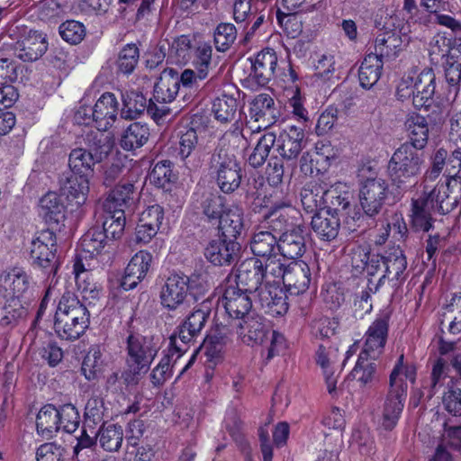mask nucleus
<instances>
[{
	"mask_svg": "<svg viewBox=\"0 0 461 461\" xmlns=\"http://www.w3.org/2000/svg\"><path fill=\"white\" fill-rule=\"evenodd\" d=\"M402 354L390 375V391L384 401L380 419V428L390 431L395 428L404 407L407 395V384L404 379L413 383L416 368L404 365Z\"/></svg>",
	"mask_w": 461,
	"mask_h": 461,
	"instance_id": "obj_1",
	"label": "nucleus"
},
{
	"mask_svg": "<svg viewBox=\"0 0 461 461\" xmlns=\"http://www.w3.org/2000/svg\"><path fill=\"white\" fill-rule=\"evenodd\" d=\"M90 314L86 307L72 293H65L58 304L54 329L59 337L67 340L79 339L89 327Z\"/></svg>",
	"mask_w": 461,
	"mask_h": 461,
	"instance_id": "obj_2",
	"label": "nucleus"
},
{
	"mask_svg": "<svg viewBox=\"0 0 461 461\" xmlns=\"http://www.w3.org/2000/svg\"><path fill=\"white\" fill-rule=\"evenodd\" d=\"M159 341L153 336L131 334L127 339V369L122 377L128 385L139 383L149 371L159 350Z\"/></svg>",
	"mask_w": 461,
	"mask_h": 461,
	"instance_id": "obj_3",
	"label": "nucleus"
},
{
	"mask_svg": "<svg viewBox=\"0 0 461 461\" xmlns=\"http://www.w3.org/2000/svg\"><path fill=\"white\" fill-rule=\"evenodd\" d=\"M435 92L436 76L433 70L412 68L402 77L396 88V97L401 102L411 101L417 109H428L433 104Z\"/></svg>",
	"mask_w": 461,
	"mask_h": 461,
	"instance_id": "obj_4",
	"label": "nucleus"
},
{
	"mask_svg": "<svg viewBox=\"0 0 461 461\" xmlns=\"http://www.w3.org/2000/svg\"><path fill=\"white\" fill-rule=\"evenodd\" d=\"M232 330L242 343L254 346L262 345L270 339L267 348V359L277 355L284 347V337L280 333L271 330L262 319L256 315H244L240 318H232Z\"/></svg>",
	"mask_w": 461,
	"mask_h": 461,
	"instance_id": "obj_5",
	"label": "nucleus"
},
{
	"mask_svg": "<svg viewBox=\"0 0 461 461\" xmlns=\"http://www.w3.org/2000/svg\"><path fill=\"white\" fill-rule=\"evenodd\" d=\"M424 163L423 153L411 144H402L393 154L388 163V173L398 187L417 176Z\"/></svg>",
	"mask_w": 461,
	"mask_h": 461,
	"instance_id": "obj_6",
	"label": "nucleus"
},
{
	"mask_svg": "<svg viewBox=\"0 0 461 461\" xmlns=\"http://www.w3.org/2000/svg\"><path fill=\"white\" fill-rule=\"evenodd\" d=\"M135 204L134 185L123 183L116 185L104 202L105 214L103 221V230H124V209Z\"/></svg>",
	"mask_w": 461,
	"mask_h": 461,
	"instance_id": "obj_7",
	"label": "nucleus"
},
{
	"mask_svg": "<svg viewBox=\"0 0 461 461\" xmlns=\"http://www.w3.org/2000/svg\"><path fill=\"white\" fill-rule=\"evenodd\" d=\"M36 286L30 270L14 267L0 275V292L4 297L31 301Z\"/></svg>",
	"mask_w": 461,
	"mask_h": 461,
	"instance_id": "obj_8",
	"label": "nucleus"
},
{
	"mask_svg": "<svg viewBox=\"0 0 461 461\" xmlns=\"http://www.w3.org/2000/svg\"><path fill=\"white\" fill-rule=\"evenodd\" d=\"M209 315L210 312L208 310H194L179 325L177 331L170 336V345L173 346L174 351L177 353L176 357H180L186 352L187 345L194 341L200 335Z\"/></svg>",
	"mask_w": 461,
	"mask_h": 461,
	"instance_id": "obj_9",
	"label": "nucleus"
},
{
	"mask_svg": "<svg viewBox=\"0 0 461 461\" xmlns=\"http://www.w3.org/2000/svg\"><path fill=\"white\" fill-rule=\"evenodd\" d=\"M354 199L353 190L345 183L338 182L325 188V207L330 211L345 212L349 217L347 220L348 229L352 227L350 221H356L362 217L359 212L352 209Z\"/></svg>",
	"mask_w": 461,
	"mask_h": 461,
	"instance_id": "obj_10",
	"label": "nucleus"
},
{
	"mask_svg": "<svg viewBox=\"0 0 461 461\" xmlns=\"http://www.w3.org/2000/svg\"><path fill=\"white\" fill-rule=\"evenodd\" d=\"M48 50L46 35L40 31L23 29L14 45L15 57L24 62L41 59Z\"/></svg>",
	"mask_w": 461,
	"mask_h": 461,
	"instance_id": "obj_11",
	"label": "nucleus"
},
{
	"mask_svg": "<svg viewBox=\"0 0 461 461\" xmlns=\"http://www.w3.org/2000/svg\"><path fill=\"white\" fill-rule=\"evenodd\" d=\"M32 240L31 255L34 264L47 272L56 273L58 260L56 258L57 240L54 232H38Z\"/></svg>",
	"mask_w": 461,
	"mask_h": 461,
	"instance_id": "obj_12",
	"label": "nucleus"
},
{
	"mask_svg": "<svg viewBox=\"0 0 461 461\" xmlns=\"http://www.w3.org/2000/svg\"><path fill=\"white\" fill-rule=\"evenodd\" d=\"M32 240L31 255L34 264L47 272L56 273L58 260L56 258L57 240L54 232H38Z\"/></svg>",
	"mask_w": 461,
	"mask_h": 461,
	"instance_id": "obj_13",
	"label": "nucleus"
},
{
	"mask_svg": "<svg viewBox=\"0 0 461 461\" xmlns=\"http://www.w3.org/2000/svg\"><path fill=\"white\" fill-rule=\"evenodd\" d=\"M194 276L189 277L183 274L170 275L160 292L161 303L169 310H176L181 305L187 296L190 289H193Z\"/></svg>",
	"mask_w": 461,
	"mask_h": 461,
	"instance_id": "obj_14",
	"label": "nucleus"
},
{
	"mask_svg": "<svg viewBox=\"0 0 461 461\" xmlns=\"http://www.w3.org/2000/svg\"><path fill=\"white\" fill-rule=\"evenodd\" d=\"M388 193V185L380 177H370L362 183L359 199L360 203L367 215H374L377 213L386 197Z\"/></svg>",
	"mask_w": 461,
	"mask_h": 461,
	"instance_id": "obj_15",
	"label": "nucleus"
},
{
	"mask_svg": "<svg viewBox=\"0 0 461 461\" xmlns=\"http://www.w3.org/2000/svg\"><path fill=\"white\" fill-rule=\"evenodd\" d=\"M264 278L263 262L257 258L242 261L237 269L236 285L239 291L258 292Z\"/></svg>",
	"mask_w": 461,
	"mask_h": 461,
	"instance_id": "obj_16",
	"label": "nucleus"
},
{
	"mask_svg": "<svg viewBox=\"0 0 461 461\" xmlns=\"http://www.w3.org/2000/svg\"><path fill=\"white\" fill-rule=\"evenodd\" d=\"M389 318L388 313H383L372 322L366 332L365 345L361 354L376 357L382 353L387 339Z\"/></svg>",
	"mask_w": 461,
	"mask_h": 461,
	"instance_id": "obj_17",
	"label": "nucleus"
},
{
	"mask_svg": "<svg viewBox=\"0 0 461 461\" xmlns=\"http://www.w3.org/2000/svg\"><path fill=\"white\" fill-rule=\"evenodd\" d=\"M250 116L258 122V128L267 129L275 124L280 116L274 98L266 93L258 94L250 103Z\"/></svg>",
	"mask_w": 461,
	"mask_h": 461,
	"instance_id": "obj_18",
	"label": "nucleus"
},
{
	"mask_svg": "<svg viewBox=\"0 0 461 461\" xmlns=\"http://www.w3.org/2000/svg\"><path fill=\"white\" fill-rule=\"evenodd\" d=\"M73 273L78 291L85 300H95L98 298L100 290L95 282L91 272V266L86 258L78 255L73 262Z\"/></svg>",
	"mask_w": 461,
	"mask_h": 461,
	"instance_id": "obj_19",
	"label": "nucleus"
},
{
	"mask_svg": "<svg viewBox=\"0 0 461 461\" xmlns=\"http://www.w3.org/2000/svg\"><path fill=\"white\" fill-rule=\"evenodd\" d=\"M451 181L446 183H439L434 188L425 186L423 196L420 199L427 207H430L433 211H438L440 213H447L451 212L457 203L456 197L450 196L449 186Z\"/></svg>",
	"mask_w": 461,
	"mask_h": 461,
	"instance_id": "obj_20",
	"label": "nucleus"
},
{
	"mask_svg": "<svg viewBox=\"0 0 461 461\" xmlns=\"http://www.w3.org/2000/svg\"><path fill=\"white\" fill-rule=\"evenodd\" d=\"M258 303L267 314L280 316L288 310L286 295L276 285H264L258 290Z\"/></svg>",
	"mask_w": 461,
	"mask_h": 461,
	"instance_id": "obj_21",
	"label": "nucleus"
},
{
	"mask_svg": "<svg viewBox=\"0 0 461 461\" xmlns=\"http://www.w3.org/2000/svg\"><path fill=\"white\" fill-rule=\"evenodd\" d=\"M151 262L152 256L150 253L144 250L137 252L125 268L121 284L122 287L126 291L135 288L147 276Z\"/></svg>",
	"mask_w": 461,
	"mask_h": 461,
	"instance_id": "obj_22",
	"label": "nucleus"
},
{
	"mask_svg": "<svg viewBox=\"0 0 461 461\" xmlns=\"http://www.w3.org/2000/svg\"><path fill=\"white\" fill-rule=\"evenodd\" d=\"M251 69L249 76H253L258 84L266 85L275 75L277 66V56L273 49L262 50L255 57L254 60L246 59Z\"/></svg>",
	"mask_w": 461,
	"mask_h": 461,
	"instance_id": "obj_23",
	"label": "nucleus"
},
{
	"mask_svg": "<svg viewBox=\"0 0 461 461\" xmlns=\"http://www.w3.org/2000/svg\"><path fill=\"white\" fill-rule=\"evenodd\" d=\"M119 103L116 96L110 92L104 93L94 105L95 128L101 131L109 130L117 121Z\"/></svg>",
	"mask_w": 461,
	"mask_h": 461,
	"instance_id": "obj_24",
	"label": "nucleus"
},
{
	"mask_svg": "<svg viewBox=\"0 0 461 461\" xmlns=\"http://www.w3.org/2000/svg\"><path fill=\"white\" fill-rule=\"evenodd\" d=\"M311 282V272L308 265L303 261H294L286 266L284 285L292 295H299L306 292Z\"/></svg>",
	"mask_w": 461,
	"mask_h": 461,
	"instance_id": "obj_25",
	"label": "nucleus"
},
{
	"mask_svg": "<svg viewBox=\"0 0 461 461\" xmlns=\"http://www.w3.org/2000/svg\"><path fill=\"white\" fill-rule=\"evenodd\" d=\"M304 131L301 127L292 125L284 130L277 140V150L280 156L287 160L295 159L303 149Z\"/></svg>",
	"mask_w": 461,
	"mask_h": 461,
	"instance_id": "obj_26",
	"label": "nucleus"
},
{
	"mask_svg": "<svg viewBox=\"0 0 461 461\" xmlns=\"http://www.w3.org/2000/svg\"><path fill=\"white\" fill-rule=\"evenodd\" d=\"M39 214L46 224L53 228L65 219V205L55 192H49L39 202Z\"/></svg>",
	"mask_w": 461,
	"mask_h": 461,
	"instance_id": "obj_27",
	"label": "nucleus"
},
{
	"mask_svg": "<svg viewBox=\"0 0 461 461\" xmlns=\"http://www.w3.org/2000/svg\"><path fill=\"white\" fill-rule=\"evenodd\" d=\"M178 91V72L173 68L164 69L154 86V101L158 104H169L175 100Z\"/></svg>",
	"mask_w": 461,
	"mask_h": 461,
	"instance_id": "obj_28",
	"label": "nucleus"
},
{
	"mask_svg": "<svg viewBox=\"0 0 461 461\" xmlns=\"http://www.w3.org/2000/svg\"><path fill=\"white\" fill-rule=\"evenodd\" d=\"M404 42L400 33L393 31H386L379 33L375 41V50L380 59H393L398 57L403 50Z\"/></svg>",
	"mask_w": 461,
	"mask_h": 461,
	"instance_id": "obj_29",
	"label": "nucleus"
},
{
	"mask_svg": "<svg viewBox=\"0 0 461 461\" xmlns=\"http://www.w3.org/2000/svg\"><path fill=\"white\" fill-rule=\"evenodd\" d=\"M213 167L216 168V181L221 191L225 194H230V183L229 182V174L230 171V146L225 140H221V146L212 158Z\"/></svg>",
	"mask_w": 461,
	"mask_h": 461,
	"instance_id": "obj_30",
	"label": "nucleus"
},
{
	"mask_svg": "<svg viewBox=\"0 0 461 461\" xmlns=\"http://www.w3.org/2000/svg\"><path fill=\"white\" fill-rule=\"evenodd\" d=\"M64 195L77 205L85 203L89 191V183L86 175L69 174L61 180L60 187Z\"/></svg>",
	"mask_w": 461,
	"mask_h": 461,
	"instance_id": "obj_31",
	"label": "nucleus"
},
{
	"mask_svg": "<svg viewBox=\"0 0 461 461\" xmlns=\"http://www.w3.org/2000/svg\"><path fill=\"white\" fill-rule=\"evenodd\" d=\"M85 143L88 151L100 163L110 154L113 148V138L106 131L97 130L86 134Z\"/></svg>",
	"mask_w": 461,
	"mask_h": 461,
	"instance_id": "obj_32",
	"label": "nucleus"
},
{
	"mask_svg": "<svg viewBox=\"0 0 461 461\" xmlns=\"http://www.w3.org/2000/svg\"><path fill=\"white\" fill-rule=\"evenodd\" d=\"M5 303L0 312V325L2 327H14L24 320L28 314V301L5 297Z\"/></svg>",
	"mask_w": 461,
	"mask_h": 461,
	"instance_id": "obj_33",
	"label": "nucleus"
},
{
	"mask_svg": "<svg viewBox=\"0 0 461 461\" xmlns=\"http://www.w3.org/2000/svg\"><path fill=\"white\" fill-rule=\"evenodd\" d=\"M375 357L361 354L350 373L352 380L358 384L359 387H370L377 380Z\"/></svg>",
	"mask_w": 461,
	"mask_h": 461,
	"instance_id": "obj_34",
	"label": "nucleus"
},
{
	"mask_svg": "<svg viewBox=\"0 0 461 461\" xmlns=\"http://www.w3.org/2000/svg\"><path fill=\"white\" fill-rule=\"evenodd\" d=\"M383 265L385 267V274L383 278L390 281H402L405 279L407 260L400 248H393L383 257Z\"/></svg>",
	"mask_w": 461,
	"mask_h": 461,
	"instance_id": "obj_35",
	"label": "nucleus"
},
{
	"mask_svg": "<svg viewBox=\"0 0 461 461\" xmlns=\"http://www.w3.org/2000/svg\"><path fill=\"white\" fill-rule=\"evenodd\" d=\"M149 135V128L146 123L132 122L122 131L120 145L124 150H133L145 145Z\"/></svg>",
	"mask_w": 461,
	"mask_h": 461,
	"instance_id": "obj_36",
	"label": "nucleus"
},
{
	"mask_svg": "<svg viewBox=\"0 0 461 461\" xmlns=\"http://www.w3.org/2000/svg\"><path fill=\"white\" fill-rule=\"evenodd\" d=\"M228 199L222 195H212L203 203V212L210 220L218 221V230L228 227L224 222L229 219Z\"/></svg>",
	"mask_w": 461,
	"mask_h": 461,
	"instance_id": "obj_37",
	"label": "nucleus"
},
{
	"mask_svg": "<svg viewBox=\"0 0 461 461\" xmlns=\"http://www.w3.org/2000/svg\"><path fill=\"white\" fill-rule=\"evenodd\" d=\"M301 202L305 212L312 213L325 207V186L317 183L307 184L301 191Z\"/></svg>",
	"mask_w": 461,
	"mask_h": 461,
	"instance_id": "obj_38",
	"label": "nucleus"
},
{
	"mask_svg": "<svg viewBox=\"0 0 461 461\" xmlns=\"http://www.w3.org/2000/svg\"><path fill=\"white\" fill-rule=\"evenodd\" d=\"M122 109L121 116L124 119H135L148 109L146 96L137 91H126L122 95Z\"/></svg>",
	"mask_w": 461,
	"mask_h": 461,
	"instance_id": "obj_39",
	"label": "nucleus"
},
{
	"mask_svg": "<svg viewBox=\"0 0 461 461\" xmlns=\"http://www.w3.org/2000/svg\"><path fill=\"white\" fill-rule=\"evenodd\" d=\"M383 61L376 55H367L361 63L358 71L360 85L364 88H371L379 79Z\"/></svg>",
	"mask_w": 461,
	"mask_h": 461,
	"instance_id": "obj_40",
	"label": "nucleus"
},
{
	"mask_svg": "<svg viewBox=\"0 0 461 461\" xmlns=\"http://www.w3.org/2000/svg\"><path fill=\"white\" fill-rule=\"evenodd\" d=\"M36 427L42 437L51 438L59 429L58 409L51 404L43 406L38 412Z\"/></svg>",
	"mask_w": 461,
	"mask_h": 461,
	"instance_id": "obj_41",
	"label": "nucleus"
},
{
	"mask_svg": "<svg viewBox=\"0 0 461 461\" xmlns=\"http://www.w3.org/2000/svg\"><path fill=\"white\" fill-rule=\"evenodd\" d=\"M411 143L415 149H422L429 138V126L425 117L419 114L411 115L406 121Z\"/></svg>",
	"mask_w": 461,
	"mask_h": 461,
	"instance_id": "obj_42",
	"label": "nucleus"
},
{
	"mask_svg": "<svg viewBox=\"0 0 461 461\" xmlns=\"http://www.w3.org/2000/svg\"><path fill=\"white\" fill-rule=\"evenodd\" d=\"M277 249L288 258H297L304 252L303 238L299 232H283L278 238Z\"/></svg>",
	"mask_w": 461,
	"mask_h": 461,
	"instance_id": "obj_43",
	"label": "nucleus"
},
{
	"mask_svg": "<svg viewBox=\"0 0 461 461\" xmlns=\"http://www.w3.org/2000/svg\"><path fill=\"white\" fill-rule=\"evenodd\" d=\"M228 331L229 330L226 326L222 327V330L217 327L213 333L205 339L206 356L209 362L216 365L221 361L226 344L225 336L228 334Z\"/></svg>",
	"mask_w": 461,
	"mask_h": 461,
	"instance_id": "obj_44",
	"label": "nucleus"
},
{
	"mask_svg": "<svg viewBox=\"0 0 461 461\" xmlns=\"http://www.w3.org/2000/svg\"><path fill=\"white\" fill-rule=\"evenodd\" d=\"M104 369V363L100 348H90L82 363V374L89 381L97 380L102 376Z\"/></svg>",
	"mask_w": 461,
	"mask_h": 461,
	"instance_id": "obj_45",
	"label": "nucleus"
},
{
	"mask_svg": "<svg viewBox=\"0 0 461 461\" xmlns=\"http://www.w3.org/2000/svg\"><path fill=\"white\" fill-rule=\"evenodd\" d=\"M97 438L101 447L106 451H117L123 440L122 426L116 424H104L99 429Z\"/></svg>",
	"mask_w": 461,
	"mask_h": 461,
	"instance_id": "obj_46",
	"label": "nucleus"
},
{
	"mask_svg": "<svg viewBox=\"0 0 461 461\" xmlns=\"http://www.w3.org/2000/svg\"><path fill=\"white\" fill-rule=\"evenodd\" d=\"M206 258L214 265L222 266L230 261V252L229 244L226 240V235L221 232L217 240H213L205 249Z\"/></svg>",
	"mask_w": 461,
	"mask_h": 461,
	"instance_id": "obj_47",
	"label": "nucleus"
},
{
	"mask_svg": "<svg viewBox=\"0 0 461 461\" xmlns=\"http://www.w3.org/2000/svg\"><path fill=\"white\" fill-rule=\"evenodd\" d=\"M116 233L111 232L112 237H109L107 232H85L80 239V246L85 252L94 256L110 245L116 239Z\"/></svg>",
	"mask_w": 461,
	"mask_h": 461,
	"instance_id": "obj_48",
	"label": "nucleus"
},
{
	"mask_svg": "<svg viewBox=\"0 0 461 461\" xmlns=\"http://www.w3.org/2000/svg\"><path fill=\"white\" fill-rule=\"evenodd\" d=\"M176 357L177 353L174 351L173 346L170 345L168 353L160 359L150 374L151 383L155 386L162 385L172 375V368L179 358Z\"/></svg>",
	"mask_w": 461,
	"mask_h": 461,
	"instance_id": "obj_49",
	"label": "nucleus"
},
{
	"mask_svg": "<svg viewBox=\"0 0 461 461\" xmlns=\"http://www.w3.org/2000/svg\"><path fill=\"white\" fill-rule=\"evenodd\" d=\"M98 162L88 151V149L77 148L71 150L68 158V165L74 174L85 175L86 171H92Z\"/></svg>",
	"mask_w": 461,
	"mask_h": 461,
	"instance_id": "obj_50",
	"label": "nucleus"
},
{
	"mask_svg": "<svg viewBox=\"0 0 461 461\" xmlns=\"http://www.w3.org/2000/svg\"><path fill=\"white\" fill-rule=\"evenodd\" d=\"M433 211L419 198L412 202V213L411 222L412 228L416 230H429V229L438 228L432 222L430 212Z\"/></svg>",
	"mask_w": 461,
	"mask_h": 461,
	"instance_id": "obj_51",
	"label": "nucleus"
},
{
	"mask_svg": "<svg viewBox=\"0 0 461 461\" xmlns=\"http://www.w3.org/2000/svg\"><path fill=\"white\" fill-rule=\"evenodd\" d=\"M276 140V135L272 132H267L260 137L253 152L249 157V163L253 167H258L265 163Z\"/></svg>",
	"mask_w": 461,
	"mask_h": 461,
	"instance_id": "obj_52",
	"label": "nucleus"
},
{
	"mask_svg": "<svg viewBox=\"0 0 461 461\" xmlns=\"http://www.w3.org/2000/svg\"><path fill=\"white\" fill-rule=\"evenodd\" d=\"M140 59V50L136 44H126L119 52L116 65L122 73L131 74Z\"/></svg>",
	"mask_w": 461,
	"mask_h": 461,
	"instance_id": "obj_53",
	"label": "nucleus"
},
{
	"mask_svg": "<svg viewBox=\"0 0 461 461\" xmlns=\"http://www.w3.org/2000/svg\"><path fill=\"white\" fill-rule=\"evenodd\" d=\"M276 246L277 247V240L272 232H255L251 241V250L254 255L269 258Z\"/></svg>",
	"mask_w": 461,
	"mask_h": 461,
	"instance_id": "obj_54",
	"label": "nucleus"
},
{
	"mask_svg": "<svg viewBox=\"0 0 461 461\" xmlns=\"http://www.w3.org/2000/svg\"><path fill=\"white\" fill-rule=\"evenodd\" d=\"M140 227L148 230H159L165 228L164 211L158 204H154L144 210L140 216Z\"/></svg>",
	"mask_w": 461,
	"mask_h": 461,
	"instance_id": "obj_55",
	"label": "nucleus"
},
{
	"mask_svg": "<svg viewBox=\"0 0 461 461\" xmlns=\"http://www.w3.org/2000/svg\"><path fill=\"white\" fill-rule=\"evenodd\" d=\"M314 214L311 217V225L313 230H336L339 228V220L337 214L331 212L326 207L318 210L313 212Z\"/></svg>",
	"mask_w": 461,
	"mask_h": 461,
	"instance_id": "obj_56",
	"label": "nucleus"
},
{
	"mask_svg": "<svg viewBox=\"0 0 461 461\" xmlns=\"http://www.w3.org/2000/svg\"><path fill=\"white\" fill-rule=\"evenodd\" d=\"M287 108L290 110L294 118L299 122H305L309 120V113L304 107L305 98L298 87L288 89L287 91Z\"/></svg>",
	"mask_w": 461,
	"mask_h": 461,
	"instance_id": "obj_57",
	"label": "nucleus"
},
{
	"mask_svg": "<svg viewBox=\"0 0 461 461\" xmlns=\"http://www.w3.org/2000/svg\"><path fill=\"white\" fill-rule=\"evenodd\" d=\"M264 278L266 279L265 285H279L280 281L284 283V276L286 274V267L275 258H267L263 262Z\"/></svg>",
	"mask_w": 461,
	"mask_h": 461,
	"instance_id": "obj_58",
	"label": "nucleus"
},
{
	"mask_svg": "<svg viewBox=\"0 0 461 461\" xmlns=\"http://www.w3.org/2000/svg\"><path fill=\"white\" fill-rule=\"evenodd\" d=\"M453 49L458 48L451 47V41L449 39L437 35L433 37L429 43V56L433 61L441 63L450 57Z\"/></svg>",
	"mask_w": 461,
	"mask_h": 461,
	"instance_id": "obj_59",
	"label": "nucleus"
},
{
	"mask_svg": "<svg viewBox=\"0 0 461 461\" xmlns=\"http://www.w3.org/2000/svg\"><path fill=\"white\" fill-rule=\"evenodd\" d=\"M191 53V41L187 36L182 35L172 42L169 49V59L172 62L185 64L189 61Z\"/></svg>",
	"mask_w": 461,
	"mask_h": 461,
	"instance_id": "obj_60",
	"label": "nucleus"
},
{
	"mask_svg": "<svg viewBox=\"0 0 461 461\" xmlns=\"http://www.w3.org/2000/svg\"><path fill=\"white\" fill-rule=\"evenodd\" d=\"M445 68V77L447 81L456 86L461 80V50L453 49V52L448 59L441 62Z\"/></svg>",
	"mask_w": 461,
	"mask_h": 461,
	"instance_id": "obj_61",
	"label": "nucleus"
},
{
	"mask_svg": "<svg viewBox=\"0 0 461 461\" xmlns=\"http://www.w3.org/2000/svg\"><path fill=\"white\" fill-rule=\"evenodd\" d=\"M59 429H62L67 433H73L79 425V414L76 407L72 404H65L58 409Z\"/></svg>",
	"mask_w": 461,
	"mask_h": 461,
	"instance_id": "obj_62",
	"label": "nucleus"
},
{
	"mask_svg": "<svg viewBox=\"0 0 461 461\" xmlns=\"http://www.w3.org/2000/svg\"><path fill=\"white\" fill-rule=\"evenodd\" d=\"M173 174L169 161L158 162L149 174L150 183L158 188H166V185L173 181Z\"/></svg>",
	"mask_w": 461,
	"mask_h": 461,
	"instance_id": "obj_63",
	"label": "nucleus"
},
{
	"mask_svg": "<svg viewBox=\"0 0 461 461\" xmlns=\"http://www.w3.org/2000/svg\"><path fill=\"white\" fill-rule=\"evenodd\" d=\"M444 316L450 320L447 327L451 333L455 334L461 331V294L455 295L451 299Z\"/></svg>",
	"mask_w": 461,
	"mask_h": 461,
	"instance_id": "obj_64",
	"label": "nucleus"
}]
</instances>
